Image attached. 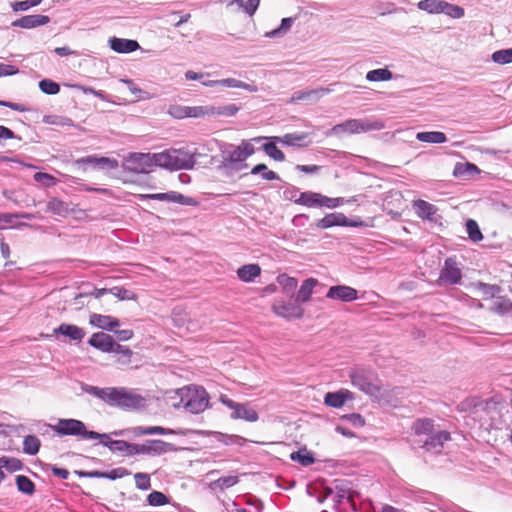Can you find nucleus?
Listing matches in <instances>:
<instances>
[{
    "mask_svg": "<svg viewBox=\"0 0 512 512\" xmlns=\"http://www.w3.org/2000/svg\"><path fill=\"white\" fill-rule=\"evenodd\" d=\"M261 273L258 264H246L238 268L237 276L243 282H252Z\"/></svg>",
    "mask_w": 512,
    "mask_h": 512,
    "instance_id": "32",
    "label": "nucleus"
},
{
    "mask_svg": "<svg viewBox=\"0 0 512 512\" xmlns=\"http://www.w3.org/2000/svg\"><path fill=\"white\" fill-rule=\"evenodd\" d=\"M55 334H61L63 336H66L74 341H81L84 336L85 332L82 328L73 325V324H66L63 323L57 328L54 329Z\"/></svg>",
    "mask_w": 512,
    "mask_h": 512,
    "instance_id": "28",
    "label": "nucleus"
},
{
    "mask_svg": "<svg viewBox=\"0 0 512 512\" xmlns=\"http://www.w3.org/2000/svg\"><path fill=\"white\" fill-rule=\"evenodd\" d=\"M315 278L305 279L296 294V301L301 305L310 301L314 288L318 285Z\"/></svg>",
    "mask_w": 512,
    "mask_h": 512,
    "instance_id": "25",
    "label": "nucleus"
},
{
    "mask_svg": "<svg viewBox=\"0 0 512 512\" xmlns=\"http://www.w3.org/2000/svg\"><path fill=\"white\" fill-rule=\"evenodd\" d=\"M466 232L468 234V237L473 242H479L483 239L482 232L479 228L478 223L473 219H468L466 221Z\"/></svg>",
    "mask_w": 512,
    "mask_h": 512,
    "instance_id": "50",
    "label": "nucleus"
},
{
    "mask_svg": "<svg viewBox=\"0 0 512 512\" xmlns=\"http://www.w3.org/2000/svg\"><path fill=\"white\" fill-rule=\"evenodd\" d=\"M392 78H393V74L387 68H379V69L370 70L366 74V79L370 82L389 81Z\"/></svg>",
    "mask_w": 512,
    "mask_h": 512,
    "instance_id": "47",
    "label": "nucleus"
},
{
    "mask_svg": "<svg viewBox=\"0 0 512 512\" xmlns=\"http://www.w3.org/2000/svg\"><path fill=\"white\" fill-rule=\"evenodd\" d=\"M33 178L36 182L42 183L48 187L56 183V178L45 172H36Z\"/></svg>",
    "mask_w": 512,
    "mask_h": 512,
    "instance_id": "64",
    "label": "nucleus"
},
{
    "mask_svg": "<svg viewBox=\"0 0 512 512\" xmlns=\"http://www.w3.org/2000/svg\"><path fill=\"white\" fill-rule=\"evenodd\" d=\"M439 279L451 285L460 283L462 272L453 258L449 257L445 260Z\"/></svg>",
    "mask_w": 512,
    "mask_h": 512,
    "instance_id": "16",
    "label": "nucleus"
},
{
    "mask_svg": "<svg viewBox=\"0 0 512 512\" xmlns=\"http://www.w3.org/2000/svg\"><path fill=\"white\" fill-rule=\"evenodd\" d=\"M412 430L416 438H423L435 431L434 421L429 418L417 419L412 425Z\"/></svg>",
    "mask_w": 512,
    "mask_h": 512,
    "instance_id": "31",
    "label": "nucleus"
},
{
    "mask_svg": "<svg viewBox=\"0 0 512 512\" xmlns=\"http://www.w3.org/2000/svg\"><path fill=\"white\" fill-rule=\"evenodd\" d=\"M238 481H239V479L237 476H232V475L222 476L215 481V485H216V487L223 490V489H227V488L234 486L235 484L238 483Z\"/></svg>",
    "mask_w": 512,
    "mask_h": 512,
    "instance_id": "62",
    "label": "nucleus"
},
{
    "mask_svg": "<svg viewBox=\"0 0 512 512\" xmlns=\"http://www.w3.org/2000/svg\"><path fill=\"white\" fill-rule=\"evenodd\" d=\"M491 311L498 315H512V301L507 297H499L491 307Z\"/></svg>",
    "mask_w": 512,
    "mask_h": 512,
    "instance_id": "44",
    "label": "nucleus"
},
{
    "mask_svg": "<svg viewBox=\"0 0 512 512\" xmlns=\"http://www.w3.org/2000/svg\"><path fill=\"white\" fill-rule=\"evenodd\" d=\"M109 47L117 53H131L140 48L136 40L112 37L108 41Z\"/></svg>",
    "mask_w": 512,
    "mask_h": 512,
    "instance_id": "23",
    "label": "nucleus"
},
{
    "mask_svg": "<svg viewBox=\"0 0 512 512\" xmlns=\"http://www.w3.org/2000/svg\"><path fill=\"white\" fill-rule=\"evenodd\" d=\"M158 161L161 168L169 170H191L196 164L195 155L182 149L159 152Z\"/></svg>",
    "mask_w": 512,
    "mask_h": 512,
    "instance_id": "4",
    "label": "nucleus"
},
{
    "mask_svg": "<svg viewBox=\"0 0 512 512\" xmlns=\"http://www.w3.org/2000/svg\"><path fill=\"white\" fill-rule=\"evenodd\" d=\"M333 89L331 88H325V87H319L315 89H309V90H298L295 91L292 94V97L290 99L291 103L299 102V101H310V102H316L320 98L324 97L325 95L332 92Z\"/></svg>",
    "mask_w": 512,
    "mask_h": 512,
    "instance_id": "18",
    "label": "nucleus"
},
{
    "mask_svg": "<svg viewBox=\"0 0 512 512\" xmlns=\"http://www.w3.org/2000/svg\"><path fill=\"white\" fill-rule=\"evenodd\" d=\"M413 206L416 211V214L420 218L427 219L430 221L434 220V215L438 211L435 205L421 199L415 201Z\"/></svg>",
    "mask_w": 512,
    "mask_h": 512,
    "instance_id": "30",
    "label": "nucleus"
},
{
    "mask_svg": "<svg viewBox=\"0 0 512 512\" xmlns=\"http://www.w3.org/2000/svg\"><path fill=\"white\" fill-rule=\"evenodd\" d=\"M354 399L353 393L347 389L336 392H328L324 397V403L333 408H341L346 401Z\"/></svg>",
    "mask_w": 512,
    "mask_h": 512,
    "instance_id": "22",
    "label": "nucleus"
},
{
    "mask_svg": "<svg viewBox=\"0 0 512 512\" xmlns=\"http://www.w3.org/2000/svg\"><path fill=\"white\" fill-rule=\"evenodd\" d=\"M41 442L35 435H27L23 440V451L28 455H36L39 452Z\"/></svg>",
    "mask_w": 512,
    "mask_h": 512,
    "instance_id": "46",
    "label": "nucleus"
},
{
    "mask_svg": "<svg viewBox=\"0 0 512 512\" xmlns=\"http://www.w3.org/2000/svg\"><path fill=\"white\" fill-rule=\"evenodd\" d=\"M39 89L44 94L56 95L60 91V85L51 79H43L39 82Z\"/></svg>",
    "mask_w": 512,
    "mask_h": 512,
    "instance_id": "55",
    "label": "nucleus"
},
{
    "mask_svg": "<svg viewBox=\"0 0 512 512\" xmlns=\"http://www.w3.org/2000/svg\"><path fill=\"white\" fill-rule=\"evenodd\" d=\"M416 139L420 142L441 144L447 141V136L445 133L440 131H425L418 132L416 134Z\"/></svg>",
    "mask_w": 512,
    "mask_h": 512,
    "instance_id": "34",
    "label": "nucleus"
},
{
    "mask_svg": "<svg viewBox=\"0 0 512 512\" xmlns=\"http://www.w3.org/2000/svg\"><path fill=\"white\" fill-rule=\"evenodd\" d=\"M290 458L292 461L298 462L303 466H309L313 464L315 461L313 455L306 449L298 450L291 453Z\"/></svg>",
    "mask_w": 512,
    "mask_h": 512,
    "instance_id": "51",
    "label": "nucleus"
},
{
    "mask_svg": "<svg viewBox=\"0 0 512 512\" xmlns=\"http://www.w3.org/2000/svg\"><path fill=\"white\" fill-rule=\"evenodd\" d=\"M272 311L279 317L287 320L300 319L304 315V308L296 301L284 298H275L272 304Z\"/></svg>",
    "mask_w": 512,
    "mask_h": 512,
    "instance_id": "10",
    "label": "nucleus"
},
{
    "mask_svg": "<svg viewBox=\"0 0 512 512\" xmlns=\"http://www.w3.org/2000/svg\"><path fill=\"white\" fill-rule=\"evenodd\" d=\"M50 22L49 16L46 15H26L23 16L11 23V26L14 28H22V29H33L36 27H40L46 25Z\"/></svg>",
    "mask_w": 512,
    "mask_h": 512,
    "instance_id": "21",
    "label": "nucleus"
},
{
    "mask_svg": "<svg viewBox=\"0 0 512 512\" xmlns=\"http://www.w3.org/2000/svg\"><path fill=\"white\" fill-rule=\"evenodd\" d=\"M349 134H360L370 131H379L385 128V124L381 120L362 118L346 120Z\"/></svg>",
    "mask_w": 512,
    "mask_h": 512,
    "instance_id": "13",
    "label": "nucleus"
},
{
    "mask_svg": "<svg viewBox=\"0 0 512 512\" xmlns=\"http://www.w3.org/2000/svg\"><path fill=\"white\" fill-rule=\"evenodd\" d=\"M277 283L282 287L284 294L292 297L297 287V279L290 277L287 274H280L276 278Z\"/></svg>",
    "mask_w": 512,
    "mask_h": 512,
    "instance_id": "40",
    "label": "nucleus"
},
{
    "mask_svg": "<svg viewBox=\"0 0 512 512\" xmlns=\"http://www.w3.org/2000/svg\"><path fill=\"white\" fill-rule=\"evenodd\" d=\"M222 161L220 168L232 169L235 171H239L243 168L247 167V164L244 163L246 159L238 146L233 144H226L221 149Z\"/></svg>",
    "mask_w": 512,
    "mask_h": 512,
    "instance_id": "11",
    "label": "nucleus"
},
{
    "mask_svg": "<svg viewBox=\"0 0 512 512\" xmlns=\"http://www.w3.org/2000/svg\"><path fill=\"white\" fill-rule=\"evenodd\" d=\"M355 495L356 492L349 487L348 483L343 480H336L333 500L334 507L337 512H348L341 508L345 502H347L353 510H356V504L354 501Z\"/></svg>",
    "mask_w": 512,
    "mask_h": 512,
    "instance_id": "12",
    "label": "nucleus"
},
{
    "mask_svg": "<svg viewBox=\"0 0 512 512\" xmlns=\"http://www.w3.org/2000/svg\"><path fill=\"white\" fill-rule=\"evenodd\" d=\"M221 86L228 87V88L244 89L251 93L258 92V87L254 83H246V82H243V81L235 79V78L221 79Z\"/></svg>",
    "mask_w": 512,
    "mask_h": 512,
    "instance_id": "39",
    "label": "nucleus"
},
{
    "mask_svg": "<svg viewBox=\"0 0 512 512\" xmlns=\"http://www.w3.org/2000/svg\"><path fill=\"white\" fill-rule=\"evenodd\" d=\"M352 385L370 396H377L381 386L377 374L372 369L356 367L349 373Z\"/></svg>",
    "mask_w": 512,
    "mask_h": 512,
    "instance_id": "5",
    "label": "nucleus"
},
{
    "mask_svg": "<svg viewBox=\"0 0 512 512\" xmlns=\"http://www.w3.org/2000/svg\"><path fill=\"white\" fill-rule=\"evenodd\" d=\"M0 464L10 472H16L22 469V462L16 458L0 457Z\"/></svg>",
    "mask_w": 512,
    "mask_h": 512,
    "instance_id": "57",
    "label": "nucleus"
},
{
    "mask_svg": "<svg viewBox=\"0 0 512 512\" xmlns=\"http://www.w3.org/2000/svg\"><path fill=\"white\" fill-rule=\"evenodd\" d=\"M320 198V193L306 191L299 194V197L297 198V200H295V203L299 205H304L309 208L320 207Z\"/></svg>",
    "mask_w": 512,
    "mask_h": 512,
    "instance_id": "37",
    "label": "nucleus"
},
{
    "mask_svg": "<svg viewBox=\"0 0 512 512\" xmlns=\"http://www.w3.org/2000/svg\"><path fill=\"white\" fill-rule=\"evenodd\" d=\"M47 211L61 217H66L74 212V209L70 207V204L59 199L51 198L47 202Z\"/></svg>",
    "mask_w": 512,
    "mask_h": 512,
    "instance_id": "27",
    "label": "nucleus"
},
{
    "mask_svg": "<svg viewBox=\"0 0 512 512\" xmlns=\"http://www.w3.org/2000/svg\"><path fill=\"white\" fill-rule=\"evenodd\" d=\"M476 287L483 295L488 297H495V295L501 291V288L498 285L483 282L476 283Z\"/></svg>",
    "mask_w": 512,
    "mask_h": 512,
    "instance_id": "59",
    "label": "nucleus"
},
{
    "mask_svg": "<svg viewBox=\"0 0 512 512\" xmlns=\"http://www.w3.org/2000/svg\"><path fill=\"white\" fill-rule=\"evenodd\" d=\"M320 207H326V208H329V209H333V208H336V207H339L341 206L343 203H344V199L343 198H330V197H327L325 195H322L321 194V198H320Z\"/></svg>",
    "mask_w": 512,
    "mask_h": 512,
    "instance_id": "63",
    "label": "nucleus"
},
{
    "mask_svg": "<svg viewBox=\"0 0 512 512\" xmlns=\"http://www.w3.org/2000/svg\"><path fill=\"white\" fill-rule=\"evenodd\" d=\"M147 502L150 506L159 507L169 503V498L160 491H152L147 496Z\"/></svg>",
    "mask_w": 512,
    "mask_h": 512,
    "instance_id": "54",
    "label": "nucleus"
},
{
    "mask_svg": "<svg viewBox=\"0 0 512 512\" xmlns=\"http://www.w3.org/2000/svg\"><path fill=\"white\" fill-rule=\"evenodd\" d=\"M487 402L479 397H468L458 404V410L461 412H473L477 409H484Z\"/></svg>",
    "mask_w": 512,
    "mask_h": 512,
    "instance_id": "35",
    "label": "nucleus"
},
{
    "mask_svg": "<svg viewBox=\"0 0 512 512\" xmlns=\"http://www.w3.org/2000/svg\"><path fill=\"white\" fill-rule=\"evenodd\" d=\"M133 433L136 436L171 435V434H174V431L171 429H168V428L161 427V426H149V427L137 426L133 429Z\"/></svg>",
    "mask_w": 512,
    "mask_h": 512,
    "instance_id": "38",
    "label": "nucleus"
},
{
    "mask_svg": "<svg viewBox=\"0 0 512 512\" xmlns=\"http://www.w3.org/2000/svg\"><path fill=\"white\" fill-rule=\"evenodd\" d=\"M442 13L453 19H460L465 15L463 7L451 4L447 1H444Z\"/></svg>",
    "mask_w": 512,
    "mask_h": 512,
    "instance_id": "52",
    "label": "nucleus"
},
{
    "mask_svg": "<svg viewBox=\"0 0 512 512\" xmlns=\"http://www.w3.org/2000/svg\"><path fill=\"white\" fill-rule=\"evenodd\" d=\"M89 323L102 330L114 331L119 326V320L110 315L93 313L90 315Z\"/></svg>",
    "mask_w": 512,
    "mask_h": 512,
    "instance_id": "24",
    "label": "nucleus"
},
{
    "mask_svg": "<svg viewBox=\"0 0 512 512\" xmlns=\"http://www.w3.org/2000/svg\"><path fill=\"white\" fill-rule=\"evenodd\" d=\"M100 443L107 447L111 452L126 453L131 456L132 443L124 440H111L110 438L100 440Z\"/></svg>",
    "mask_w": 512,
    "mask_h": 512,
    "instance_id": "33",
    "label": "nucleus"
},
{
    "mask_svg": "<svg viewBox=\"0 0 512 512\" xmlns=\"http://www.w3.org/2000/svg\"><path fill=\"white\" fill-rule=\"evenodd\" d=\"M267 137L265 136H258L254 137L250 140H243L239 147L244 155V158L247 160L251 155L255 153V148L253 145V142L255 143H261L262 141H266Z\"/></svg>",
    "mask_w": 512,
    "mask_h": 512,
    "instance_id": "49",
    "label": "nucleus"
},
{
    "mask_svg": "<svg viewBox=\"0 0 512 512\" xmlns=\"http://www.w3.org/2000/svg\"><path fill=\"white\" fill-rule=\"evenodd\" d=\"M212 109V106H195V107H180L177 110H181L184 113L181 114V117H203V116H210V110Z\"/></svg>",
    "mask_w": 512,
    "mask_h": 512,
    "instance_id": "42",
    "label": "nucleus"
},
{
    "mask_svg": "<svg viewBox=\"0 0 512 512\" xmlns=\"http://www.w3.org/2000/svg\"><path fill=\"white\" fill-rule=\"evenodd\" d=\"M492 60L497 64L512 63V48L497 50L492 54Z\"/></svg>",
    "mask_w": 512,
    "mask_h": 512,
    "instance_id": "53",
    "label": "nucleus"
},
{
    "mask_svg": "<svg viewBox=\"0 0 512 512\" xmlns=\"http://www.w3.org/2000/svg\"><path fill=\"white\" fill-rule=\"evenodd\" d=\"M109 293L118 298L119 300H134L136 294L124 287L115 286L109 289Z\"/></svg>",
    "mask_w": 512,
    "mask_h": 512,
    "instance_id": "56",
    "label": "nucleus"
},
{
    "mask_svg": "<svg viewBox=\"0 0 512 512\" xmlns=\"http://www.w3.org/2000/svg\"><path fill=\"white\" fill-rule=\"evenodd\" d=\"M328 299L340 300L342 302H352L358 298L356 289L346 285L331 286L326 294Z\"/></svg>",
    "mask_w": 512,
    "mask_h": 512,
    "instance_id": "19",
    "label": "nucleus"
},
{
    "mask_svg": "<svg viewBox=\"0 0 512 512\" xmlns=\"http://www.w3.org/2000/svg\"><path fill=\"white\" fill-rule=\"evenodd\" d=\"M478 172V167L473 163L457 164L454 169V175L457 177L465 174L473 175Z\"/></svg>",
    "mask_w": 512,
    "mask_h": 512,
    "instance_id": "58",
    "label": "nucleus"
},
{
    "mask_svg": "<svg viewBox=\"0 0 512 512\" xmlns=\"http://www.w3.org/2000/svg\"><path fill=\"white\" fill-rule=\"evenodd\" d=\"M180 403L187 412L199 414L205 411L209 406V396L202 387L196 389L179 390Z\"/></svg>",
    "mask_w": 512,
    "mask_h": 512,
    "instance_id": "6",
    "label": "nucleus"
},
{
    "mask_svg": "<svg viewBox=\"0 0 512 512\" xmlns=\"http://www.w3.org/2000/svg\"><path fill=\"white\" fill-rule=\"evenodd\" d=\"M88 343L104 353H113L114 349H120V344L115 342L112 336L104 332L92 334Z\"/></svg>",
    "mask_w": 512,
    "mask_h": 512,
    "instance_id": "17",
    "label": "nucleus"
},
{
    "mask_svg": "<svg viewBox=\"0 0 512 512\" xmlns=\"http://www.w3.org/2000/svg\"><path fill=\"white\" fill-rule=\"evenodd\" d=\"M294 20H295V18H293V17L283 18L281 20L280 26L277 27L276 29L266 32L265 36L268 38H277V37L284 36L292 27Z\"/></svg>",
    "mask_w": 512,
    "mask_h": 512,
    "instance_id": "45",
    "label": "nucleus"
},
{
    "mask_svg": "<svg viewBox=\"0 0 512 512\" xmlns=\"http://www.w3.org/2000/svg\"><path fill=\"white\" fill-rule=\"evenodd\" d=\"M361 225L362 222H352L340 212L329 213L315 223V226L319 229H328L334 226L358 227Z\"/></svg>",
    "mask_w": 512,
    "mask_h": 512,
    "instance_id": "14",
    "label": "nucleus"
},
{
    "mask_svg": "<svg viewBox=\"0 0 512 512\" xmlns=\"http://www.w3.org/2000/svg\"><path fill=\"white\" fill-rule=\"evenodd\" d=\"M135 485L139 490H148L151 487L150 476L147 473L138 472L134 475Z\"/></svg>",
    "mask_w": 512,
    "mask_h": 512,
    "instance_id": "60",
    "label": "nucleus"
},
{
    "mask_svg": "<svg viewBox=\"0 0 512 512\" xmlns=\"http://www.w3.org/2000/svg\"><path fill=\"white\" fill-rule=\"evenodd\" d=\"M140 198L173 202L186 206H194L197 204V201L194 198L185 196L176 191L155 194H142L140 195Z\"/></svg>",
    "mask_w": 512,
    "mask_h": 512,
    "instance_id": "15",
    "label": "nucleus"
},
{
    "mask_svg": "<svg viewBox=\"0 0 512 512\" xmlns=\"http://www.w3.org/2000/svg\"><path fill=\"white\" fill-rule=\"evenodd\" d=\"M159 153H129L122 162L124 171L133 174H148L160 167Z\"/></svg>",
    "mask_w": 512,
    "mask_h": 512,
    "instance_id": "3",
    "label": "nucleus"
},
{
    "mask_svg": "<svg viewBox=\"0 0 512 512\" xmlns=\"http://www.w3.org/2000/svg\"><path fill=\"white\" fill-rule=\"evenodd\" d=\"M80 161L83 163L91 164L94 167L102 170H114L119 166V163L116 159L108 157L87 156Z\"/></svg>",
    "mask_w": 512,
    "mask_h": 512,
    "instance_id": "26",
    "label": "nucleus"
},
{
    "mask_svg": "<svg viewBox=\"0 0 512 512\" xmlns=\"http://www.w3.org/2000/svg\"><path fill=\"white\" fill-rule=\"evenodd\" d=\"M219 401L232 411L230 418L233 420L256 422L259 419L258 412L251 406V403L249 402L239 403L230 399L225 394L220 395Z\"/></svg>",
    "mask_w": 512,
    "mask_h": 512,
    "instance_id": "8",
    "label": "nucleus"
},
{
    "mask_svg": "<svg viewBox=\"0 0 512 512\" xmlns=\"http://www.w3.org/2000/svg\"><path fill=\"white\" fill-rule=\"evenodd\" d=\"M81 389L110 407L125 411L144 409L147 406V397L138 392L137 389L126 387H97L82 383Z\"/></svg>",
    "mask_w": 512,
    "mask_h": 512,
    "instance_id": "1",
    "label": "nucleus"
},
{
    "mask_svg": "<svg viewBox=\"0 0 512 512\" xmlns=\"http://www.w3.org/2000/svg\"><path fill=\"white\" fill-rule=\"evenodd\" d=\"M240 110V107L236 104H226L221 106H212L210 110V116H226L233 117Z\"/></svg>",
    "mask_w": 512,
    "mask_h": 512,
    "instance_id": "43",
    "label": "nucleus"
},
{
    "mask_svg": "<svg viewBox=\"0 0 512 512\" xmlns=\"http://www.w3.org/2000/svg\"><path fill=\"white\" fill-rule=\"evenodd\" d=\"M306 138V133H287L283 136H272V139L278 141L279 143L292 147L306 146Z\"/></svg>",
    "mask_w": 512,
    "mask_h": 512,
    "instance_id": "29",
    "label": "nucleus"
},
{
    "mask_svg": "<svg viewBox=\"0 0 512 512\" xmlns=\"http://www.w3.org/2000/svg\"><path fill=\"white\" fill-rule=\"evenodd\" d=\"M266 140H268V142L262 145L264 152L273 160L283 162L285 160V155L277 147V143L279 142L272 139V137H267Z\"/></svg>",
    "mask_w": 512,
    "mask_h": 512,
    "instance_id": "36",
    "label": "nucleus"
},
{
    "mask_svg": "<svg viewBox=\"0 0 512 512\" xmlns=\"http://www.w3.org/2000/svg\"><path fill=\"white\" fill-rule=\"evenodd\" d=\"M176 448L172 443L165 442L160 439L147 440L143 444L132 443V455H149L160 456L167 452L175 451Z\"/></svg>",
    "mask_w": 512,
    "mask_h": 512,
    "instance_id": "9",
    "label": "nucleus"
},
{
    "mask_svg": "<svg viewBox=\"0 0 512 512\" xmlns=\"http://www.w3.org/2000/svg\"><path fill=\"white\" fill-rule=\"evenodd\" d=\"M444 0H421L417 3L418 9L429 14H441Z\"/></svg>",
    "mask_w": 512,
    "mask_h": 512,
    "instance_id": "41",
    "label": "nucleus"
},
{
    "mask_svg": "<svg viewBox=\"0 0 512 512\" xmlns=\"http://www.w3.org/2000/svg\"><path fill=\"white\" fill-rule=\"evenodd\" d=\"M113 353L118 355L117 361L119 363L126 365L131 362L133 352L128 347L120 345V349H114Z\"/></svg>",
    "mask_w": 512,
    "mask_h": 512,
    "instance_id": "61",
    "label": "nucleus"
},
{
    "mask_svg": "<svg viewBox=\"0 0 512 512\" xmlns=\"http://www.w3.org/2000/svg\"><path fill=\"white\" fill-rule=\"evenodd\" d=\"M451 440V435L446 430H435L423 438H415L412 441L413 448H422L425 452L439 454L444 444Z\"/></svg>",
    "mask_w": 512,
    "mask_h": 512,
    "instance_id": "7",
    "label": "nucleus"
},
{
    "mask_svg": "<svg viewBox=\"0 0 512 512\" xmlns=\"http://www.w3.org/2000/svg\"><path fill=\"white\" fill-rule=\"evenodd\" d=\"M17 489L26 495H32L35 492L34 482L25 475L16 476Z\"/></svg>",
    "mask_w": 512,
    "mask_h": 512,
    "instance_id": "48",
    "label": "nucleus"
},
{
    "mask_svg": "<svg viewBox=\"0 0 512 512\" xmlns=\"http://www.w3.org/2000/svg\"><path fill=\"white\" fill-rule=\"evenodd\" d=\"M59 437L74 436L79 440H103L109 439L107 433H98L88 430L86 424L74 418H59L56 424L50 426Z\"/></svg>",
    "mask_w": 512,
    "mask_h": 512,
    "instance_id": "2",
    "label": "nucleus"
},
{
    "mask_svg": "<svg viewBox=\"0 0 512 512\" xmlns=\"http://www.w3.org/2000/svg\"><path fill=\"white\" fill-rule=\"evenodd\" d=\"M261 0H216V3L223 4L228 9L235 7V11H243L248 16H253L257 11Z\"/></svg>",
    "mask_w": 512,
    "mask_h": 512,
    "instance_id": "20",
    "label": "nucleus"
}]
</instances>
